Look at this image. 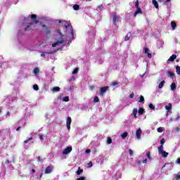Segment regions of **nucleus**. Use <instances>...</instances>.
I'll list each match as a JSON object with an SVG mask.
<instances>
[{
	"instance_id": "4",
	"label": "nucleus",
	"mask_w": 180,
	"mask_h": 180,
	"mask_svg": "<svg viewBox=\"0 0 180 180\" xmlns=\"http://www.w3.org/2000/svg\"><path fill=\"white\" fill-rule=\"evenodd\" d=\"M108 89H109V86H108L101 87L100 89V91L98 93V95L100 96H103V95H105V94H106V91H108Z\"/></svg>"
},
{
	"instance_id": "62",
	"label": "nucleus",
	"mask_w": 180,
	"mask_h": 180,
	"mask_svg": "<svg viewBox=\"0 0 180 180\" xmlns=\"http://www.w3.org/2000/svg\"><path fill=\"white\" fill-rule=\"evenodd\" d=\"M176 131H180V128L179 127H176Z\"/></svg>"
},
{
	"instance_id": "43",
	"label": "nucleus",
	"mask_w": 180,
	"mask_h": 180,
	"mask_svg": "<svg viewBox=\"0 0 180 180\" xmlns=\"http://www.w3.org/2000/svg\"><path fill=\"white\" fill-rule=\"evenodd\" d=\"M140 5V3L139 2V0H136L135 3V8H140L139 6Z\"/></svg>"
},
{
	"instance_id": "12",
	"label": "nucleus",
	"mask_w": 180,
	"mask_h": 180,
	"mask_svg": "<svg viewBox=\"0 0 180 180\" xmlns=\"http://www.w3.org/2000/svg\"><path fill=\"white\" fill-rule=\"evenodd\" d=\"M168 167V168L166 169V171H171V169H172L173 167L171 163H166L162 167V169H163V168H165V167Z\"/></svg>"
},
{
	"instance_id": "32",
	"label": "nucleus",
	"mask_w": 180,
	"mask_h": 180,
	"mask_svg": "<svg viewBox=\"0 0 180 180\" xmlns=\"http://www.w3.org/2000/svg\"><path fill=\"white\" fill-rule=\"evenodd\" d=\"M31 19L32 20H36V19H37V15L36 14H32Z\"/></svg>"
},
{
	"instance_id": "19",
	"label": "nucleus",
	"mask_w": 180,
	"mask_h": 180,
	"mask_svg": "<svg viewBox=\"0 0 180 180\" xmlns=\"http://www.w3.org/2000/svg\"><path fill=\"white\" fill-rule=\"evenodd\" d=\"M46 54H53V51H45L44 53L41 54V57L46 58Z\"/></svg>"
},
{
	"instance_id": "47",
	"label": "nucleus",
	"mask_w": 180,
	"mask_h": 180,
	"mask_svg": "<svg viewBox=\"0 0 180 180\" xmlns=\"http://www.w3.org/2000/svg\"><path fill=\"white\" fill-rule=\"evenodd\" d=\"M129 155H133V154H134V153H133V150H131V149H129Z\"/></svg>"
},
{
	"instance_id": "15",
	"label": "nucleus",
	"mask_w": 180,
	"mask_h": 180,
	"mask_svg": "<svg viewBox=\"0 0 180 180\" xmlns=\"http://www.w3.org/2000/svg\"><path fill=\"white\" fill-rule=\"evenodd\" d=\"M165 108L167 112H171V110H172V103H169L168 105H165Z\"/></svg>"
},
{
	"instance_id": "41",
	"label": "nucleus",
	"mask_w": 180,
	"mask_h": 180,
	"mask_svg": "<svg viewBox=\"0 0 180 180\" xmlns=\"http://www.w3.org/2000/svg\"><path fill=\"white\" fill-rule=\"evenodd\" d=\"M94 102L95 103L99 102V97L96 96V97L94 98Z\"/></svg>"
},
{
	"instance_id": "2",
	"label": "nucleus",
	"mask_w": 180,
	"mask_h": 180,
	"mask_svg": "<svg viewBox=\"0 0 180 180\" xmlns=\"http://www.w3.org/2000/svg\"><path fill=\"white\" fill-rule=\"evenodd\" d=\"M158 154H160L163 158H167L169 153L164 150V146H160L158 147Z\"/></svg>"
},
{
	"instance_id": "44",
	"label": "nucleus",
	"mask_w": 180,
	"mask_h": 180,
	"mask_svg": "<svg viewBox=\"0 0 180 180\" xmlns=\"http://www.w3.org/2000/svg\"><path fill=\"white\" fill-rule=\"evenodd\" d=\"M37 158L38 160V162H43V159H41V158H40V156H38Z\"/></svg>"
},
{
	"instance_id": "46",
	"label": "nucleus",
	"mask_w": 180,
	"mask_h": 180,
	"mask_svg": "<svg viewBox=\"0 0 180 180\" xmlns=\"http://www.w3.org/2000/svg\"><path fill=\"white\" fill-rule=\"evenodd\" d=\"M112 86H116V85H119V83L117 82H112Z\"/></svg>"
},
{
	"instance_id": "27",
	"label": "nucleus",
	"mask_w": 180,
	"mask_h": 180,
	"mask_svg": "<svg viewBox=\"0 0 180 180\" xmlns=\"http://www.w3.org/2000/svg\"><path fill=\"white\" fill-rule=\"evenodd\" d=\"M138 102H139L140 103H144V96H140Z\"/></svg>"
},
{
	"instance_id": "26",
	"label": "nucleus",
	"mask_w": 180,
	"mask_h": 180,
	"mask_svg": "<svg viewBox=\"0 0 180 180\" xmlns=\"http://www.w3.org/2000/svg\"><path fill=\"white\" fill-rule=\"evenodd\" d=\"M164 84H165V80H162L158 85L159 89L164 87Z\"/></svg>"
},
{
	"instance_id": "23",
	"label": "nucleus",
	"mask_w": 180,
	"mask_h": 180,
	"mask_svg": "<svg viewBox=\"0 0 180 180\" xmlns=\"http://www.w3.org/2000/svg\"><path fill=\"white\" fill-rule=\"evenodd\" d=\"M82 172H84V169H81V167H79L78 169L76 172L77 175H81V174H82Z\"/></svg>"
},
{
	"instance_id": "54",
	"label": "nucleus",
	"mask_w": 180,
	"mask_h": 180,
	"mask_svg": "<svg viewBox=\"0 0 180 180\" xmlns=\"http://www.w3.org/2000/svg\"><path fill=\"white\" fill-rule=\"evenodd\" d=\"M136 162H137V164L139 165H141V160H137Z\"/></svg>"
},
{
	"instance_id": "24",
	"label": "nucleus",
	"mask_w": 180,
	"mask_h": 180,
	"mask_svg": "<svg viewBox=\"0 0 180 180\" xmlns=\"http://www.w3.org/2000/svg\"><path fill=\"white\" fill-rule=\"evenodd\" d=\"M170 88L172 91H175V89H176V84H175V82L172 83V84L170 85Z\"/></svg>"
},
{
	"instance_id": "52",
	"label": "nucleus",
	"mask_w": 180,
	"mask_h": 180,
	"mask_svg": "<svg viewBox=\"0 0 180 180\" xmlns=\"http://www.w3.org/2000/svg\"><path fill=\"white\" fill-rule=\"evenodd\" d=\"M88 165L89 168H91V167H92V162H89Z\"/></svg>"
},
{
	"instance_id": "16",
	"label": "nucleus",
	"mask_w": 180,
	"mask_h": 180,
	"mask_svg": "<svg viewBox=\"0 0 180 180\" xmlns=\"http://www.w3.org/2000/svg\"><path fill=\"white\" fill-rule=\"evenodd\" d=\"M146 112V110L143 108H139V110H138V113L139 115H140L141 116L143 115V114Z\"/></svg>"
},
{
	"instance_id": "58",
	"label": "nucleus",
	"mask_w": 180,
	"mask_h": 180,
	"mask_svg": "<svg viewBox=\"0 0 180 180\" xmlns=\"http://www.w3.org/2000/svg\"><path fill=\"white\" fill-rule=\"evenodd\" d=\"M31 172H32V174H34V172H36V169H32L31 170Z\"/></svg>"
},
{
	"instance_id": "35",
	"label": "nucleus",
	"mask_w": 180,
	"mask_h": 180,
	"mask_svg": "<svg viewBox=\"0 0 180 180\" xmlns=\"http://www.w3.org/2000/svg\"><path fill=\"white\" fill-rule=\"evenodd\" d=\"M31 140H33V137H30L28 139H26L25 141H24L25 144H27V143H29V141H31Z\"/></svg>"
},
{
	"instance_id": "21",
	"label": "nucleus",
	"mask_w": 180,
	"mask_h": 180,
	"mask_svg": "<svg viewBox=\"0 0 180 180\" xmlns=\"http://www.w3.org/2000/svg\"><path fill=\"white\" fill-rule=\"evenodd\" d=\"M171 26H172V30H175V29H176V22H175V21H172Z\"/></svg>"
},
{
	"instance_id": "9",
	"label": "nucleus",
	"mask_w": 180,
	"mask_h": 180,
	"mask_svg": "<svg viewBox=\"0 0 180 180\" xmlns=\"http://www.w3.org/2000/svg\"><path fill=\"white\" fill-rule=\"evenodd\" d=\"M119 22V16L117 15L114 14L112 15V23L115 25V26H117V24Z\"/></svg>"
},
{
	"instance_id": "63",
	"label": "nucleus",
	"mask_w": 180,
	"mask_h": 180,
	"mask_svg": "<svg viewBox=\"0 0 180 180\" xmlns=\"http://www.w3.org/2000/svg\"><path fill=\"white\" fill-rule=\"evenodd\" d=\"M6 115H11V112H10L9 111H8V112H6Z\"/></svg>"
},
{
	"instance_id": "60",
	"label": "nucleus",
	"mask_w": 180,
	"mask_h": 180,
	"mask_svg": "<svg viewBox=\"0 0 180 180\" xmlns=\"http://www.w3.org/2000/svg\"><path fill=\"white\" fill-rule=\"evenodd\" d=\"M20 128H21V127H18L16 129V131H19V130H20Z\"/></svg>"
},
{
	"instance_id": "61",
	"label": "nucleus",
	"mask_w": 180,
	"mask_h": 180,
	"mask_svg": "<svg viewBox=\"0 0 180 180\" xmlns=\"http://www.w3.org/2000/svg\"><path fill=\"white\" fill-rule=\"evenodd\" d=\"M90 89H95V86H90Z\"/></svg>"
},
{
	"instance_id": "13",
	"label": "nucleus",
	"mask_w": 180,
	"mask_h": 180,
	"mask_svg": "<svg viewBox=\"0 0 180 180\" xmlns=\"http://www.w3.org/2000/svg\"><path fill=\"white\" fill-rule=\"evenodd\" d=\"M42 27H44V29H45V32H46V34H50V33H51V29L50 27H48L47 26H46V25H42Z\"/></svg>"
},
{
	"instance_id": "51",
	"label": "nucleus",
	"mask_w": 180,
	"mask_h": 180,
	"mask_svg": "<svg viewBox=\"0 0 180 180\" xmlns=\"http://www.w3.org/2000/svg\"><path fill=\"white\" fill-rule=\"evenodd\" d=\"M129 98H134V93L131 94Z\"/></svg>"
},
{
	"instance_id": "28",
	"label": "nucleus",
	"mask_w": 180,
	"mask_h": 180,
	"mask_svg": "<svg viewBox=\"0 0 180 180\" xmlns=\"http://www.w3.org/2000/svg\"><path fill=\"white\" fill-rule=\"evenodd\" d=\"M52 91L53 92H60V87L59 86L53 87Z\"/></svg>"
},
{
	"instance_id": "64",
	"label": "nucleus",
	"mask_w": 180,
	"mask_h": 180,
	"mask_svg": "<svg viewBox=\"0 0 180 180\" xmlns=\"http://www.w3.org/2000/svg\"><path fill=\"white\" fill-rule=\"evenodd\" d=\"M171 2V0H166V3Z\"/></svg>"
},
{
	"instance_id": "31",
	"label": "nucleus",
	"mask_w": 180,
	"mask_h": 180,
	"mask_svg": "<svg viewBox=\"0 0 180 180\" xmlns=\"http://www.w3.org/2000/svg\"><path fill=\"white\" fill-rule=\"evenodd\" d=\"M168 77H170L171 78H172V77H175V74L171 71L168 72Z\"/></svg>"
},
{
	"instance_id": "36",
	"label": "nucleus",
	"mask_w": 180,
	"mask_h": 180,
	"mask_svg": "<svg viewBox=\"0 0 180 180\" xmlns=\"http://www.w3.org/2000/svg\"><path fill=\"white\" fill-rule=\"evenodd\" d=\"M107 143L112 144V138L111 137H107Z\"/></svg>"
},
{
	"instance_id": "3",
	"label": "nucleus",
	"mask_w": 180,
	"mask_h": 180,
	"mask_svg": "<svg viewBox=\"0 0 180 180\" xmlns=\"http://www.w3.org/2000/svg\"><path fill=\"white\" fill-rule=\"evenodd\" d=\"M59 34L60 37L58 38V40L52 44V47H57L58 44H63V43H64V35H63L61 32H59Z\"/></svg>"
},
{
	"instance_id": "40",
	"label": "nucleus",
	"mask_w": 180,
	"mask_h": 180,
	"mask_svg": "<svg viewBox=\"0 0 180 180\" xmlns=\"http://www.w3.org/2000/svg\"><path fill=\"white\" fill-rule=\"evenodd\" d=\"M78 71H79V69L78 68H76L73 72L72 74H78Z\"/></svg>"
},
{
	"instance_id": "18",
	"label": "nucleus",
	"mask_w": 180,
	"mask_h": 180,
	"mask_svg": "<svg viewBox=\"0 0 180 180\" xmlns=\"http://www.w3.org/2000/svg\"><path fill=\"white\" fill-rule=\"evenodd\" d=\"M137 112H139L137 110V108H134L133 109L131 115L134 116V117H135V118H137Z\"/></svg>"
},
{
	"instance_id": "53",
	"label": "nucleus",
	"mask_w": 180,
	"mask_h": 180,
	"mask_svg": "<svg viewBox=\"0 0 180 180\" xmlns=\"http://www.w3.org/2000/svg\"><path fill=\"white\" fill-rule=\"evenodd\" d=\"M70 81H75V77H72Z\"/></svg>"
},
{
	"instance_id": "11",
	"label": "nucleus",
	"mask_w": 180,
	"mask_h": 180,
	"mask_svg": "<svg viewBox=\"0 0 180 180\" xmlns=\"http://www.w3.org/2000/svg\"><path fill=\"white\" fill-rule=\"evenodd\" d=\"M143 133V131H141V129H139L136 130V136L138 140H140L141 139V134Z\"/></svg>"
},
{
	"instance_id": "33",
	"label": "nucleus",
	"mask_w": 180,
	"mask_h": 180,
	"mask_svg": "<svg viewBox=\"0 0 180 180\" xmlns=\"http://www.w3.org/2000/svg\"><path fill=\"white\" fill-rule=\"evenodd\" d=\"M74 11H78L79 9V6L78 4H75L73 6Z\"/></svg>"
},
{
	"instance_id": "7",
	"label": "nucleus",
	"mask_w": 180,
	"mask_h": 180,
	"mask_svg": "<svg viewBox=\"0 0 180 180\" xmlns=\"http://www.w3.org/2000/svg\"><path fill=\"white\" fill-rule=\"evenodd\" d=\"M54 167L53 165H49L45 169V174H51L53 172Z\"/></svg>"
},
{
	"instance_id": "45",
	"label": "nucleus",
	"mask_w": 180,
	"mask_h": 180,
	"mask_svg": "<svg viewBox=\"0 0 180 180\" xmlns=\"http://www.w3.org/2000/svg\"><path fill=\"white\" fill-rule=\"evenodd\" d=\"M148 106H149V108H150V109H152V110H154V109H155L154 105H153V103H150Z\"/></svg>"
},
{
	"instance_id": "57",
	"label": "nucleus",
	"mask_w": 180,
	"mask_h": 180,
	"mask_svg": "<svg viewBox=\"0 0 180 180\" xmlns=\"http://www.w3.org/2000/svg\"><path fill=\"white\" fill-rule=\"evenodd\" d=\"M39 139H40V140H43V135L39 134Z\"/></svg>"
},
{
	"instance_id": "14",
	"label": "nucleus",
	"mask_w": 180,
	"mask_h": 180,
	"mask_svg": "<svg viewBox=\"0 0 180 180\" xmlns=\"http://www.w3.org/2000/svg\"><path fill=\"white\" fill-rule=\"evenodd\" d=\"M136 11L134 13V16L136 18V16H137V15L139 13H141V14H143V11L141 10V8L139 7V8H136Z\"/></svg>"
},
{
	"instance_id": "55",
	"label": "nucleus",
	"mask_w": 180,
	"mask_h": 180,
	"mask_svg": "<svg viewBox=\"0 0 180 180\" xmlns=\"http://www.w3.org/2000/svg\"><path fill=\"white\" fill-rule=\"evenodd\" d=\"M143 164H147V159L143 160Z\"/></svg>"
},
{
	"instance_id": "50",
	"label": "nucleus",
	"mask_w": 180,
	"mask_h": 180,
	"mask_svg": "<svg viewBox=\"0 0 180 180\" xmlns=\"http://www.w3.org/2000/svg\"><path fill=\"white\" fill-rule=\"evenodd\" d=\"M176 162L177 164H179V165H180V158H177Z\"/></svg>"
},
{
	"instance_id": "34",
	"label": "nucleus",
	"mask_w": 180,
	"mask_h": 180,
	"mask_svg": "<svg viewBox=\"0 0 180 180\" xmlns=\"http://www.w3.org/2000/svg\"><path fill=\"white\" fill-rule=\"evenodd\" d=\"M63 102H69L70 101V97L65 96L63 98Z\"/></svg>"
},
{
	"instance_id": "17",
	"label": "nucleus",
	"mask_w": 180,
	"mask_h": 180,
	"mask_svg": "<svg viewBox=\"0 0 180 180\" xmlns=\"http://www.w3.org/2000/svg\"><path fill=\"white\" fill-rule=\"evenodd\" d=\"M176 60V55L173 54L172 56L169 57V58L167 60V61H175Z\"/></svg>"
},
{
	"instance_id": "25",
	"label": "nucleus",
	"mask_w": 180,
	"mask_h": 180,
	"mask_svg": "<svg viewBox=\"0 0 180 180\" xmlns=\"http://www.w3.org/2000/svg\"><path fill=\"white\" fill-rule=\"evenodd\" d=\"M127 136H129V133L127 131H125L124 133H122L121 134V137L122 139H123L124 140V139H126V137H127Z\"/></svg>"
},
{
	"instance_id": "49",
	"label": "nucleus",
	"mask_w": 180,
	"mask_h": 180,
	"mask_svg": "<svg viewBox=\"0 0 180 180\" xmlns=\"http://www.w3.org/2000/svg\"><path fill=\"white\" fill-rule=\"evenodd\" d=\"M77 180H85V177L81 176V177L78 178Z\"/></svg>"
},
{
	"instance_id": "22",
	"label": "nucleus",
	"mask_w": 180,
	"mask_h": 180,
	"mask_svg": "<svg viewBox=\"0 0 180 180\" xmlns=\"http://www.w3.org/2000/svg\"><path fill=\"white\" fill-rule=\"evenodd\" d=\"M152 3L153 4L155 8L156 9H158L159 5H158V2L157 1V0H153V1H152Z\"/></svg>"
},
{
	"instance_id": "42",
	"label": "nucleus",
	"mask_w": 180,
	"mask_h": 180,
	"mask_svg": "<svg viewBox=\"0 0 180 180\" xmlns=\"http://www.w3.org/2000/svg\"><path fill=\"white\" fill-rule=\"evenodd\" d=\"M165 143V139H162L161 140H160V146H164V144Z\"/></svg>"
},
{
	"instance_id": "29",
	"label": "nucleus",
	"mask_w": 180,
	"mask_h": 180,
	"mask_svg": "<svg viewBox=\"0 0 180 180\" xmlns=\"http://www.w3.org/2000/svg\"><path fill=\"white\" fill-rule=\"evenodd\" d=\"M34 74L37 75L40 72V69L39 68H35L33 70Z\"/></svg>"
},
{
	"instance_id": "38",
	"label": "nucleus",
	"mask_w": 180,
	"mask_h": 180,
	"mask_svg": "<svg viewBox=\"0 0 180 180\" xmlns=\"http://www.w3.org/2000/svg\"><path fill=\"white\" fill-rule=\"evenodd\" d=\"M146 157L148 158V160H151V154L150 151L146 153Z\"/></svg>"
},
{
	"instance_id": "10",
	"label": "nucleus",
	"mask_w": 180,
	"mask_h": 180,
	"mask_svg": "<svg viewBox=\"0 0 180 180\" xmlns=\"http://www.w3.org/2000/svg\"><path fill=\"white\" fill-rule=\"evenodd\" d=\"M143 51L145 54L148 55V58H151V57H153V54L148 51H150V49H148V48L144 46L143 47Z\"/></svg>"
},
{
	"instance_id": "8",
	"label": "nucleus",
	"mask_w": 180,
	"mask_h": 180,
	"mask_svg": "<svg viewBox=\"0 0 180 180\" xmlns=\"http://www.w3.org/2000/svg\"><path fill=\"white\" fill-rule=\"evenodd\" d=\"M72 122V120L71 119V117H68L66 120V126L68 130H71V122Z\"/></svg>"
},
{
	"instance_id": "59",
	"label": "nucleus",
	"mask_w": 180,
	"mask_h": 180,
	"mask_svg": "<svg viewBox=\"0 0 180 180\" xmlns=\"http://www.w3.org/2000/svg\"><path fill=\"white\" fill-rule=\"evenodd\" d=\"M179 119H180V115H179V114L177 115V117H176V120H178Z\"/></svg>"
},
{
	"instance_id": "56",
	"label": "nucleus",
	"mask_w": 180,
	"mask_h": 180,
	"mask_svg": "<svg viewBox=\"0 0 180 180\" xmlns=\"http://www.w3.org/2000/svg\"><path fill=\"white\" fill-rule=\"evenodd\" d=\"M5 164H6V165L9 164V160L7 159V160L5 161Z\"/></svg>"
},
{
	"instance_id": "48",
	"label": "nucleus",
	"mask_w": 180,
	"mask_h": 180,
	"mask_svg": "<svg viewBox=\"0 0 180 180\" xmlns=\"http://www.w3.org/2000/svg\"><path fill=\"white\" fill-rule=\"evenodd\" d=\"M89 153H91V149H86L85 151L86 154H89Z\"/></svg>"
},
{
	"instance_id": "39",
	"label": "nucleus",
	"mask_w": 180,
	"mask_h": 180,
	"mask_svg": "<svg viewBox=\"0 0 180 180\" xmlns=\"http://www.w3.org/2000/svg\"><path fill=\"white\" fill-rule=\"evenodd\" d=\"M33 89H34V91H39V85H37V84H34V85H33Z\"/></svg>"
},
{
	"instance_id": "5",
	"label": "nucleus",
	"mask_w": 180,
	"mask_h": 180,
	"mask_svg": "<svg viewBox=\"0 0 180 180\" xmlns=\"http://www.w3.org/2000/svg\"><path fill=\"white\" fill-rule=\"evenodd\" d=\"M37 23H39V20H36L32 22H30L27 24V25L25 27V31H27V30H32V27L30 26H33V25H37Z\"/></svg>"
},
{
	"instance_id": "20",
	"label": "nucleus",
	"mask_w": 180,
	"mask_h": 180,
	"mask_svg": "<svg viewBox=\"0 0 180 180\" xmlns=\"http://www.w3.org/2000/svg\"><path fill=\"white\" fill-rule=\"evenodd\" d=\"M130 37H131V33L129 32L124 38L125 41H129V40H130Z\"/></svg>"
},
{
	"instance_id": "30",
	"label": "nucleus",
	"mask_w": 180,
	"mask_h": 180,
	"mask_svg": "<svg viewBox=\"0 0 180 180\" xmlns=\"http://www.w3.org/2000/svg\"><path fill=\"white\" fill-rule=\"evenodd\" d=\"M176 72L178 75H180V66H176Z\"/></svg>"
},
{
	"instance_id": "1",
	"label": "nucleus",
	"mask_w": 180,
	"mask_h": 180,
	"mask_svg": "<svg viewBox=\"0 0 180 180\" xmlns=\"http://www.w3.org/2000/svg\"><path fill=\"white\" fill-rule=\"evenodd\" d=\"M62 26L63 27H65V29H70V34H71V37L72 39H74V29H72V25H71V24L67 21H62Z\"/></svg>"
},
{
	"instance_id": "6",
	"label": "nucleus",
	"mask_w": 180,
	"mask_h": 180,
	"mask_svg": "<svg viewBox=\"0 0 180 180\" xmlns=\"http://www.w3.org/2000/svg\"><path fill=\"white\" fill-rule=\"evenodd\" d=\"M72 151V146H68L62 153L63 155H67V154H70Z\"/></svg>"
},
{
	"instance_id": "37",
	"label": "nucleus",
	"mask_w": 180,
	"mask_h": 180,
	"mask_svg": "<svg viewBox=\"0 0 180 180\" xmlns=\"http://www.w3.org/2000/svg\"><path fill=\"white\" fill-rule=\"evenodd\" d=\"M157 131H158V133H162V131H164V128L160 127L157 129Z\"/></svg>"
}]
</instances>
